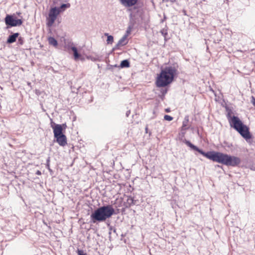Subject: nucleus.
Masks as SVG:
<instances>
[{"label":"nucleus","instance_id":"1","mask_svg":"<svg viewBox=\"0 0 255 255\" xmlns=\"http://www.w3.org/2000/svg\"><path fill=\"white\" fill-rule=\"evenodd\" d=\"M184 143L192 149L198 151L204 156L214 162L233 167L238 166L241 163V160L238 157L231 156L220 152L209 151L205 152L188 140H185Z\"/></svg>","mask_w":255,"mask_h":255},{"label":"nucleus","instance_id":"12","mask_svg":"<svg viewBox=\"0 0 255 255\" xmlns=\"http://www.w3.org/2000/svg\"><path fill=\"white\" fill-rule=\"evenodd\" d=\"M48 42L50 45H52L54 47H56L58 45L57 40L52 37H50L48 39Z\"/></svg>","mask_w":255,"mask_h":255},{"label":"nucleus","instance_id":"5","mask_svg":"<svg viewBox=\"0 0 255 255\" xmlns=\"http://www.w3.org/2000/svg\"><path fill=\"white\" fill-rule=\"evenodd\" d=\"M60 12L59 8L56 7L50 9L47 18V24L48 26L50 27L53 25Z\"/></svg>","mask_w":255,"mask_h":255},{"label":"nucleus","instance_id":"8","mask_svg":"<svg viewBox=\"0 0 255 255\" xmlns=\"http://www.w3.org/2000/svg\"><path fill=\"white\" fill-rule=\"evenodd\" d=\"M121 3L126 7H130L137 3L138 0H119Z\"/></svg>","mask_w":255,"mask_h":255},{"label":"nucleus","instance_id":"3","mask_svg":"<svg viewBox=\"0 0 255 255\" xmlns=\"http://www.w3.org/2000/svg\"><path fill=\"white\" fill-rule=\"evenodd\" d=\"M177 70V68L175 66L166 67L162 70L157 77L156 86L164 87L170 84L173 80Z\"/></svg>","mask_w":255,"mask_h":255},{"label":"nucleus","instance_id":"19","mask_svg":"<svg viewBox=\"0 0 255 255\" xmlns=\"http://www.w3.org/2000/svg\"><path fill=\"white\" fill-rule=\"evenodd\" d=\"M77 253L78 255H86V254L84 253L83 251L78 250Z\"/></svg>","mask_w":255,"mask_h":255},{"label":"nucleus","instance_id":"22","mask_svg":"<svg viewBox=\"0 0 255 255\" xmlns=\"http://www.w3.org/2000/svg\"><path fill=\"white\" fill-rule=\"evenodd\" d=\"M66 7H67V4H62L61 5L60 8H65Z\"/></svg>","mask_w":255,"mask_h":255},{"label":"nucleus","instance_id":"25","mask_svg":"<svg viewBox=\"0 0 255 255\" xmlns=\"http://www.w3.org/2000/svg\"><path fill=\"white\" fill-rule=\"evenodd\" d=\"M37 174H40V171H38V172H37Z\"/></svg>","mask_w":255,"mask_h":255},{"label":"nucleus","instance_id":"16","mask_svg":"<svg viewBox=\"0 0 255 255\" xmlns=\"http://www.w3.org/2000/svg\"><path fill=\"white\" fill-rule=\"evenodd\" d=\"M104 35L107 36V44H112L114 42V37L112 35H109L108 33H105Z\"/></svg>","mask_w":255,"mask_h":255},{"label":"nucleus","instance_id":"14","mask_svg":"<svg viewBox=\"0 0 255 255\" xmlns=\"http://www.w3.org/2000/svg\"><path fill=\"white\" fill-rule=\"evenodd\" d=\"M133 203V199L130 197H128L127 199V202L126 203L124 204V206L125 208H128L129 207L131 204Z\"/></svg>","mask_w":255,"mask_h":255},{"label":"nucleus","instance_id":"21","mask_svg":"<svg viewBox=\"0 0 255 255\" xmlns=\"http://www.w3.org/2000/svg\"><path fill=\"white\" fill-rule=\"evenodd\" d=\"M18 41L20 44H22L23 43V41L22 37H19L18 38Z\"/></svg>","mask_w":255,"mask_h":255},{"label":"nucleus","instance_id":"7","mask_svg":"<svg viewBox=\"0 0 255 255\" xmlns=\"http://www.w3.org/2000/svg\"><path fill=\"white\" fill-rule=\"evenodd\" d=\"M51 127L53 129V133L54 137H57L58 136H60L61 135H63L62 131H63V127L65 126L66 127V125L63 124L62 125H58V124H55L53 122H52Z\"/></svg>","mask_w":255,"mask_h":255},{"label":"nucleus","instance_id":"15","mask_svg":"<svg viewBox=\"0 0 255 255\" xmlns=\"http://www.w3.org/2000/svg\"><path fill=\"white\" fill-rule=\"evenodd\" d=\"M120 66L121 68H128L130 66L129 62L128 60H124L121 62Z\"/></svg>","mask_w":255,"mask_h":255},{"label":"nucleus","instance_id":"20","mask_svg":"<svg viewBox=\"0 0 255 255\" xmlns=\"http://www.w3.org/2000/svg\"><path fill=\"white\" fill-rule=\"evenodd\" d=\"M251 102H252V104L254 106H255V98L253 96H252V97Z\"/></svg>","mask_w":255,"mask_h":255},{"label":"nucleus","instance_id":"9","mask_svg":"<svg viewBox=\"0 0 255 255\" xmlns=\"http://www.w3.org/2000/svg\"><path fill=\"white\" fill-rule=\"evenodd\" d=\"M55 137L56 138V141L60 146H64L67 144V138L64 134Z\"/></svg>","mask_w":255,"mask_h":255},{"label":"nucleus","instance_id":"24","mask_svg":"<svg viewBox=\"0 0 255 255\" xmlns=\"http://www.w3.org/2000/svg\"><path fill=\"white\" fill-rule=\"evenodd\" d=\"M147 130H148V128H147V127H146L145 128V130H146V133L147 132Z\"/></svg>","mask_w":255,"mask_h":255},{"label":"nucleus","instance_id":"26","mask_svg":"<svg viewBox=\"0 0 255 255\" xmlns=\"http://www.w3.org/2000/svg\"><path fill=\"white\" fill-rule=\"evenodd\" d=\"M120 202H122V199H120Z\"/></svg>","mask_w":255,"mask_h":255},{"label":"nucleus","instance_id":"13","mask_svg":"<svg viewBox=\"0 0 255 255\" xmlns=\"http://www.w3.org/2000/svg\"><path fill=\"white\" fill-rule=\"evenodd\" d=\"M71 49L73 52L74 59L77 60L80 57V54L78 53L77 49L75 47H72Z\"/></svg>","mask_w":255,"mask_h":255},{"label":"nucleus","instance_id":"4","mask_svg":"<svg viewBox=\"0 0 255 255\" xmlns=\"http://www.w3.org/2000/svg\"><path fill=\"white\" fill-rule=\"evenodd\" d=\"M115 209L112 205L103 206L98 208L91 215L93 223L104 222L115 214Z\"/></svg>","mask_w":255,"mask_h":255},{"label":"nucleus","instance_id":"10","mask_svg":"<svg viewBox=\"0 0 255 255\" xmlns=\"http://www.w3.org/2000/svg\"><path fill=\"white\" fill-rule=\"evenodd\" d=\"M127 37L128 35H125L121 39H120V40L118 41V43L116 45V47L119 48L121 46H123L126 45L128 42Z\"/></svg>","mask_w":255,"mask_h":255},{"label":"nucleus","instance_id":"23","mask_svg":"<svg viewBox=\"0 0 255 255\" xmlns=\"http://www.w3.org/2000/svg\"><path fill=\"white\" fill-rule=\"evenodd\" d=\"M165 112H167V113H169L170 112V110L169 109H165Z\"/></svg>","mask_w":255,"mask_h":255},{"label":"nucleus","instance_id":"11","mask_svg":"<svg viewBox=\"0 0 255 255\" xmlns=\"http://www.w3.org/2000/svg\"><path fill=\"white\" fill-rule=\"evenodd\" d=\"M19 33H15L12 35H9L7 39V43H12L15 42L16 38L18 37Z\"/></svg>","mask_w":255,"mask_h":255},{"label":"nucleus","instance_id":"17","mask_svg":"<svg viewBox=\"0 0 255 255\" xmlns=\"http://www.w3.org/2000/svg\"><path fill=\"white\" fill-rule=\"evenodd\" d=\"M164 120L168 121H171L173 120V118L171 117L170 116L166 115L164 117Z\"/></svg>","mask_w":255,"mask_h":255},{"label":"nucleus","instance_id":"18","mask_svg":"<svg viewBox=\"0 0 255 255\" xmlns=\"http://www.w3.org/2000/svg\"><path fill=\"white\" fill-rule=\"evenodd\" d=\"M187 129V125L183 122L182 126L181 127L182 130H186Z\"/></svg>","mask_w":255,"mask_h":255},{"label":"nucleus","instance_id":"6","mask_svg":"<svg viewBox=\"0 0 255 255\" xmlns=\"http://www.w3.org/2000/svg\"><path fill=\"white\" fill-rule=\"evenodd\" d=\"M5 24L10 26L21 25L22 20L20 19H14L12 15H7L5 18Z\"/></svg>","mask_w":255,"mask_h":255},{"label":"nucleus","instance_id":"2","mask_svg":"<svg viewBox=\"0 0 255 255\" xmlns=\"http://www.w3.org/2000/svg\"><path fill=\"white\" fill-rule=\"evenodd\" d=\"M227 118L231 128L235 129L246 140L252 138L250 128L245 125L238 117L233 115L231 110H227Z\"/></svg>","mask_w":255,"mask_h":255}]
</instances>
